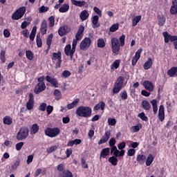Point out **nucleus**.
Masks as SVG:
<instances>
[{"mask_svg": "<svg viewBox=\"0 0 177 177\" xmlns=\"http://www.w3.org/2000/svg\"><path fill=\"white\" fill-rule=\"evenodd\" d=\"M39 111H45L46 110V103H41L39 106Z\"/></svg>", "mask_w": 177, "mask_h": 177, "instance_id": "58", "label": "nucleus"}, {"mask_svg": "<svg viewBox=\"0 0 177 177\" xmlns=\"http://www.w3.org/2000/svg\"><path fill=\"white\" fill-rule=\"evenodd\" d=\"M91 39H93V34H88V37H85L80 43L81 50H86L92 44Z\"/></svg>", "mask_w": 177, "mask_h": 177, "instance_id": "3", "label": "nucleus"}, {"mask_svg": "<svg viewBox=\"0 0 177 177\" xmlns=\"http://www.w3.org/2000/svg\"><path fill=\"white\" fill-rule=\"evenodd\" d=\"M60 59H62V53H60V51L53 53V57H52L53 62H56V60L58 61Z\"/></svg>", "mask_w": 177, "mask_h": 177, "instance_id": "31", "label": "nucleus"}, {"mask_svg": "<svg viewBox=\"0 0 177 177\" xmlns=\"http://www.w3.org/2000/svg\"><path fill=\"white\" fill-rule=\"evenodd\" d=\"M120 96L122 100H127L128 99V93H127V91H123L120 93Z\"/></svg>", "mask_w": 177, "mask_h": 177, "instance_id": "52", "label": "nucleus"}, {"mask_svg": "<svg viewBox=\"0 0 177 177\" xmlns=\"http://www.w3.org/2000/svg\"><path fill=\"white\" fill-rule=\"evenodd\" d=\"M46 80L47 82H49L54 86L55 88H59V83L57 82V80L55 79V77H50V76H46Z\"/></svg>", "mask_w": 177, "mask_h": 177, "instance_id": "17", "label": "nucleus"}, {"mask_svg": "<svg viewBox=\"0 0 177 177\" xmlns=\"http://www.w3.org/2000/svg\"><path fill=\"white\" fill-rule=\"evenodd\" d=\"M71 29H70V27L67 26H62L58 30V34L59 37H64V35H66V34H68Z\"/></svg>", "mask_w": 177, "mask_h": 177, "instance_id": "13", "label": "nucleus"}, {"mask_svg": "<svg viewBox=\"0 0 177 177\" xmlns=\"http://www.w3.org/2000/svg\"><path fill=\"white\" fill-rule=\"evenodd\" d=\"M153 161H154V156H153L151 154H149L146 160L147 167H150L153 163Z\"/></svg>", "mask_w": 177, "mask_h": 177, "instance_id": "38", "label": "nucleus"}, {"mask_svg": "<svg viewBox=\"0 0 177 177\" xmlns=\"http://www.w3.org/2000/svg\"><path fill=\"white\" fill-rule=\"evenodd\" d=\"M39 131V126L37 124H33L30 129V135H35Z\"/></svg>", "mask_w": 177, "mask_h": 177, "instance_id": "32", "label": "nucleus"}, {"mask_svg": "<svg viewBox=\"0 0 177 177\" xmlns=\"http://www.w3.org/2000/svg\"><path fill=\"white\" fill-rule=\"evenodd\" d=\"M158 24L160 27H162V26H164V24H165V17H164V16H161V17H158Z\"/></svg>", "mask_w": 177, "mask_h": 177, "instance_id": "46", "label": "nucleus"}, {"mask_svg": "<svg viewBox=\"0 0 177 177\" xmlns=\"http://www.w3.org/2000/svg\"><path fill=\"white\" fill-rule=\"evenodd\" d=\"M111 136V132L110 131H106L104 133V135L102 136V139H100L98 142V145H103V143H106L110 139V136Z\"/></svg>", "mask_w": 177, "mask_h": 177, "instance_id": "14", "label": "nucleus"}, {"mask_svg": "<svg viewBox=\"0 0 177 177\" xmlns=\"http://www.w3.org/2000/svg\"><path fill=\"white\" fill-rule=\"evenodd\" d=\"M46 89V86L45 85V82L38 83L34 88V92L36 95L41 93V92H44Z\"/></svg>", "mask_w": 177, "mask_h": 177, "instance_id": "8", "label": "nucleus"}, {"mask_svg": "<svg viewBox=\"0 0 177 177\" xmlns=\"http://www.w3.org/2000/svg\"><path fill=\"white\" fill-rule=\"evenodd\" d=\"M125 146H127V143H125V142H122L118 145V147L119 150H122L123 149H125Z\"/></svg>", "mask_w": 177, "mask_h": 177, "instance_id": "64", "label": "nucleus"}, {"mask_svg": "<svg viewBox=\"0 0 177 177\" xmlns=\"http://www.w3.org/2000/svg\"><path fill=\"white\" fill-rule=\"evenodd\" d=\"M69 9H70V6L68 3H65L61 8H59V12L60 13H66L68 12Z\"/></svg>", "mask_w": 177, "mask_h": 177, "instance_id": "33", "label": "nucleus"}, {"mask_svg": "<svg viewBox=\"0 0 177 177\" xmlns=\"http://www.w3.org/2000/svg\"><path fill=\"white\" fill-rule=\"evenodd\" d=\"M121 63V60L116 59L113 62V63L111 65V70L114 71V70H117L118 67H120V64Z\"/></svg>", "mask_w": 177, "mask_h": 177, "instance_id": "27", "label": "nucleus"}, {"mask_svg": "<svg viewBox=\"0 0 177 177\" xmlns=\"http://www.w3.org/2000/svg\"><path fill=\"white\" fill-rule=\"evenodd\" d=\"M65 167H64V165L63 164H60L57 167V171H59V172H63L64 171H65Z\"/></svg>", "mask_w": 177, "mask_h": 177, "instance_id": "59", "label": "nucleus"}, {"mask_svg": "<svg viewBox=\"0 0 177 177\" xmlns=\"http://www.w3.org/2000/svg\"><path fill=\"white\" fill-rule=\"evenodd\" d=\"M62 75L64 77V78H68V77L71 75V73H70L68 71H64L62 72Z\"/></svg>", "mask_w": 177, "mask_h": 177, "instance_id": "62", "label": "nucleus"}, {"mask_svg": "<svg viewBox=\"0 0 177 177\" xmlns=\"http://www.w3.org/2000/svg\"><path fill=\"white\" fill-rule=\"evenodd\" d=\"M163 37L165 38V44H168V42L171 41V35L168 34V32H164Z\"/></svg>", "mask_w": 177, "mask_h": 177, "instance_id": "42", "label": "nucleus"}, {"mask_svg": "<svg viewBox=\"0 0 177 177\" xmlns=\"http://www.w3.org/2000/svg\"><path fill=\"white\" fill-rule=\"evenodd\" d=\"M137 161L138 164H140V165H143V164H145V161H146V156L142 154L138 155Z\"/></svg>", "mask_w": 177, "mask_h": 177, "instance_id": "28", "label": "nucleus"}, {"mask_svg": "<svg viewBox=\"0 0 177 177\" xmlns=\"http://www.w3.org/2000/svg\"><path fill=\"white\" fill-rule=\"evenodd\" d=\"M84 31H85V27L81 25L79 27L77 32L75 35V39L81 41V39H82V37H84Z\"/></svg>", "mask_w": 177, "mask_h": 177, "instance_id": "12", "label": "nucleus"}, {"mask_svg": "<svg viewBox=\"0 0 177 177\" xmlns=\"http://www.w3.org/2000/svg\"><path fill=\"white\" fill-rule=\"evenodd\" d=\"M97 48H104L106 46V42L104 39H98L97 41Z\"/></svg>", "mask_w": 177, "mask_h": 177, "instance_id": "41", "label": "nucleus"}, {"mask_svg": "<svg viewBox=\"0 0 177 177\" xmlns=\"http://www.w3.org/2000/svg\"><path fill=\"white\" fill-rule=\"evenodd\" d=\"M28 133H30V131L28 127H21L17 133L16 138L17 140H24L28 138Z\"/></svg>", "mask_w": 177, "mask_h": 177, "instance_id": "6", "label": "nucleus"}, {"mask_svg": "<svg viewBox=\"0 0 177 177\" xmlns=\"http://www.w3.org/2000/svg\"><path fill=\"white\" fill-rule=\"evenodd\" d=\"M48 31V22H46V20H43L41 24L40 27V32L42 35H45L46 34V32Z\"/></svg>", "mask_w": 177, "mask_h": 177, "instance_id": "16", "label": "nucleus"}, {"mask_svg": "<svg viewBox=\"0 0 177 177\" xmlns=\"http://www.w3.org/2000/svg\"><path fill=\"white\" fill-rule=\"evenodd\" d=\"M71 49H72L71 45L68 44L65 46L64 52H65V55L66 56H70L71 60H73V56H74V54H72V55H71Z\"/></svg>", "mask_w": 177, "mask_h": 177, "instance_id": "20", "label": "nucleus"}, {"mask_svg": "<svg viewBox=\"0 0 177 177\" xmlns=\"http://www.w3.org/2000/svg\"><path fill=\"white\" fill-rule=\"evenodd\" d=\"M23 146H24V142H18L15 145V149L17 151H20L21 150V147H23Z\"/></svg>", "mask_w": 177, "mask_h": 177, "instance_id": "53", "label": "nucleus"}, {"mask_svg": "<svg viewBox=\"0 0 177 177\" xmlns=\"http://www.w3.org/2000/svg\"><path fill=\"white\" fill-rule=\"evenodd\" d=\"M88 17H89V12H88L86 10L81 12L80 15V18L82 21H85V20H88Z\"/></svg>", "mask_w": 177, "mask_h": 177, "instance_id": "22", "label": "nucleus"}, {"mask_svg": "<svg viewBox=\"0 0 177 177\" xmlns=\"http://www.w3.org/2000/svg\"><path fill=\"white\" fill-rule=\"evenodd\" d=\"M71 3L75 5V6H79V8H83V6L86 5L85 1H78L77 0H71Z\"/></svg>", "mask_w": 177, "mask_h": 177, "instance_id": "29", "label": "nucleus"}, {"mask_svg": "<svg viewBox=\"0 0 177 177\" xmlns=\"http://www.w3.org/2000/svg\"><path fill=\"white\" fill-rule=\"evenodd\" d=\"M142 86H144L145 89L149 92H153V91H154V85L153 84V82L149 80L144 81Z\"/></svg>", "mask_w": 177, "mask_h": 177, "instance_id": "11", "label": "nucleus"}, {"mask_svg": "<svg viewBox=\"0 0 177 177\" xmlns=\"http://www.w3.org/2000/svg\"><path fill=\"white\" fill-rule=\"evenodd\" d=\"M54 96H56L57 99L62 97V93L58 89H55L54 91Z\"/></svg>", "mask_w": 177, "mask_h": 177, "instance_id": "56", "label": "nucleus"}, {"mask_svg": "<svg viewBox=\"0 0 177 177\" xmlns=\"http://www.w3.org/2000/svg\"><path fill=\"white\" fill-rule=\"evenodd\" d=\"M57 150V147L53 146L46 149V151L48 154H50V153H53V151H56Z\"/></svg>", "mask_w": 177, "mask_h": 177, "instance_id": "55", "label": "nucleus"}, {"mask_svg": "<svg viewBox=\"0 0 177 177\" xmlns=\"http://www.w3.org/2000/svg\"><path fill=\"white\" fill-rule=\"evenodd\" d=\"M142 20V16L138 15L136 16L133 19H132V26L133 27H136V26H138V23Z\"/></svg>", "mask_w": 177, "mask_h": 177, "instance_id": "37", "label": "nucleus"}, {"mask_svg": "<svg viewBox=\"0 0 177 177\" xmlns=\"http://www.w3.org/2000/svg\"><path fill=\"white\" fill-rule=\"evenodd\" d=\"M49 10V7H45V6H42L41 8H39V13H46Z\"/></svg>", "mask_w": 177, "mask_h": 177, "instance_id": "54", "label": "nucleus"}, {"mask_svg": "<svg viewBox=\"0 0 177 177\" xmlns=\"http://www.w3.org/2000/svg\"><path fill=\"white\" fill-rule=\"evenodd\" d=\"M48 26L49 27H53L55 26V17L51 16L48 18Z\"/></svg>", "mask_w": 177, "mask_h": 177, "instance_id": "50", "label": "nucleus"}, {"mask_svg": "<svg viewBox=\"0 0 177 177\" xmlns=\"http://www.w3.org/2000/svg\"><path fill=\"white\" fill-rule=\"evenodd\" d=\"M24 13H26V7L23 6L19 8L12 14V20H20V19L24 16Z\"/></svg>", "mask_w": 177, "mask_h": 177, "instance_id": "7", "label": "nucleus"}, {"mask_svg": "<svg viewBox=\"0 0 177 177\" xmlns=\"http://www.w3.org/2000/svg\"><path fill=\"white\" fill-rule=\"evenodd\" d=\"M109 162H111V164H112V165L115 167V165H117V164L118 162V159L117 158L116 156H112L109 158Z\"/></svg>", "mask_w": 177, "mask_h": 177, "instance_id": "40", "label": "nucleus"}, {"mask_svg": "<svg viewBox=\"0 0 177 177\" xmlns=\"http://www.w3.org/2000/svg\"><path fill=\"white\" fill-rule=\"evenodd\" d=\"M118 28H120V25L118 24H115L110 27L109 31L111 32H115Z\"/></svg>", "mask_w": 177, "mask_h": 177, "instance_id": "43", "label": "nucleus"}, {"mask_svg": "<svg viewBox=\"0 0 177 177\" xmlns=\"http://www.w3.org/2000/svg\"><path fill=\"white\" fill-rule=\"evenodd\" d=\"M142 107L146 111H150L151 110V105H150V102L149 101L144 100L142 101Z\"/></svg>", "mask_w": 177, "mask_h": 177, "instance_id": "18", "label": "nucleus"}, {"mask_svg": "<svg viewBox=\"0 0 177 177\" xmlns=\"http://www.w3.org/2000/svg\"><path fill=\"white\" fill-rule=\"evenodd\" d=\"M99 21V16L97 15H95L94 17H93L92 18V23H93V27L94 28H97L98 27H100V24H98Z\"/></svg>", "mask_w": 177, "mask_h": 177, "instance_id": "26", "label": "nucleus"}, {"mask_svg": "<svg viewBox=\"0 0 177 177\" xmlns=\"http://www.w3.org/2000/svg\"><path fill=\"white\" fill-rule=\"evenodd\" d=\"M78 41L79 40H77V39H73V40L72 49L71 51V56H73V55H74V53H75V48H77V44H78Z\"/></svg>", "mask_w": 177, "mask_h": 177, "instance_id": "39", "label": "nucleus"}, {"mask_svg": "<svg viewBox=\"0 0 177 177\" xmlns=\"http://www.w3.org/2000/svg\"><path fill=\"white\" fill-rule=\"evenodd\" d=\"M36 42L37 48H41L42 46V39H41V36L39 35H37L36 36Z\"/></svg>", "mask_w": 177, "mask_h": 177, "instance_id": "44", "label": "nucleus"}, {"mask_svg": "<svg viewBox=\"0 0 177 177\" xmlns=\"http://www.w3.org/2000/svg\"><path fill=\"white\" fill-rule=\"evenodd\" d=\"M104 107H106V104L104 102H100L97 105L95 106L94 110H104Z\"/></svg>", "mask_w": 177, "mask_h": 177, "instance_id": "36", "label": "nucleus"}, {"mask_svg": "<svg viewBox=\"0 0 177 177\" xmlns=\"http://www.w3.org/2000/svg\"><path fill=\"white\" fill-rule=\"evenodd\" d=\"M44 133L48 138H56L60 133V129L58 127H48L44 130Z\"/></svg>", "mask_w": 177, "mask_h": 177, "instance_id": "5", "label": "nucleus"}, {"mask_svg": "<svg viewBox=\"0 0 177 177\" xmlns=\"http://www.w3.org/2000/svg\"><path fill=\"white\" fill-rule=\"evenodd\" d=\"M150 103L151 104H152L153 114H157V111H158V106H157V100H152L150 102Z\"/></svg>", "mask_w": 177, "mask_h": 177, "instance_id": "30", "label": "nucleus"}, {"mask_svg": "<svg viewBox=\"0 0 177 177\" xmlns=\"http://www.w3.org/2000/svg\"><path fill=\"white\" fill-rule=\"evenodd\" d=\"M3 124H5V125H12V123L13 122V119L10 116H6L3 119Z\"/></svg>", "mask_w": 177, "mask_h": 177, "instance_id": "35", "label": "nucleus"}, {"mask_svg": "<svg viewBox=\"0 0 177 177\" xmlns=\"http://www.w3.org/2000/svg\"><path fill=\"white\" fill-rule=\"evenodd\" d=\"M79 103H80V99L77 98L72 103L68 104L67 105L68 110H71V109H74V107H77V106H78Z\"/></svg>", "mask_w": 177, "mask_h": 177, "instance_id": "25", "label": "nucleus"}, {"mask_svg": "<svg viewBox=\"0 0 177 177\" xmlns=\"http://www.w3.org/2000/svg\"><path fill=\"white\" fill-rule=\"evenodd\" d=\"M153 66V59L151 58H148V60L144 64L143 68L144 70H149Z\"/></svg>", "mask_w": 177, "mask_h": 177, "instance_id": "24", "label": "nucleus"}, {"mask_svg": "<svg viewBox=\"0 0 177 177\" xmlns=\"http://www.w3.org/2000/svg\"><path fill=\"white\" fill-rule=\"evenodd\" d=\"M167 75L171 77H177V66H173L167 71Z\"/></svg>", "mask_w": 177, "mask_h": 177, "instance_id": "19", "label": "nucleus"}, {"mask_svg": "<svg viewBox=\"0 0 177 177\" xmlns=\"http://www.w3.org/2000/svg\"><path fill=\"white\" fill-rule=\"evenodd\" d=\"M160 121L162 122L164 120H165V112L164 105H160L158 110V115Z\"/></svg>", "mask_w": 177, "mask_h": 177, "instance_id": "15", "label": "nucleus"}, {"mask_svg": "<svg viewBox=\"0 0 177 177\" xmlns=\"http://www.w3.org/2000/svg\"><path fill=\"white\" fill-rule=\"evenodd\" d=\"M141 128H142V125L139 124V125L131 127L130 130L131 132H139Z\"/></svg>", "mask_w": 177, "mask_h": 177, "instance_id": "47", "label": "nucleus"}, {"mask_svg": "<svg viewBox=\"0 0 177 177\" xmlns=\"http://www.w3.org/2000/svg\"><path fill=\"white\" fill-rule=\"evenodd\" d=\"M53 39V34H50L46 40V44L48 47L50 46V45H52Z\"/></svg>", "mask_w": 177, "mask_h": 177, "instance_id": "49", "label": "nucleus"}, {"mask_svg": "<svg viewBox=\"0 0 177 177\" xmlns=\"http://www.w3.org/2000/svg\"><path fill=\"white\" fill-rule=\"evenodd\" d=\"M138 117L142 120V121H149V118H147V116H146V115L142 112L138 114Z\"/></svg>", "mask_w": 177, "mask_h": 177, "instance_id": "51", "label": "nucleus"}, {"mask_svg": "<svg viewBox=\"0 0 177 177\" xmlns=\"http://www.w3.org/2000/svg\"><path fill=\"white\" fill-rule=\"evenodd\" d=\"M111 49L113 53H115V55H118V52H120V46H124L125 45V35H122L119 40L116 37H113L111 40Z\"/></svg>", "mask_w": 177, "mask_h": 177, "instance_id": "1", "label": "nucleus"}, {"mask_svg": "<svg viewBox=\"0 0 177 177\" xmlns=\"http://www.w3.org/2000/svg\"><path fill=\"white\" fill-rule=\"evenodd\" d=\"M34 103H35V101L34 100V95L30 93L29 94V100L26 103L27 110H32V109H34Z\"/></svg>", "mask_w": 177, "mask_h": 177, "instance_id": "9", "label": "nucleus"}, {"mask_svg": "<svg viewBox=\"0 0 177 177\" xmlns=\"http://www.w3.org/2000/svg\"><path fill=\"white\" fill-rule=\"evenodd\" d=\"M108 124L111 127H114L115 124H117V120H115V118H108Z\"/></svg>", "mask_w": 177, "mask_h": 177, "instance_id": "48", "label": "nucleus"}, {"mask_svg": "<svg viewBox=\"0 0 177 177\" xmlns=\"http://www.w3.org/2000/svg\"><path fill=\"white\" fill-rule=\"evenodd\" d=\"M46 111H47L48 115H49L52 113V111H53V107L50 105H48L46 107Z\"/></svg>", "mask_w": 177, "mask_h": 177, "instance_id": "63", "label": "nucleus"}, {"mask_svg": "<svg viewBox=\"0 0 177 177\" xmlns=\"http://www.w3.org/2000/svg\"><path fill=\"white\" fill-rule=\"evenodd\" d=\"M76 115H78V117L88 118L92 115V109H91L89 106H79L76 109Z\"/></svg>", "mask_w": 177, "mask_h": 177, "instance_id": "2", "label": "nucleus"}, {"mask_svg": "<svg viewBox=\"0 0 177 177\" xmlns=\"http://www.w3.org/2000/svg\"><path fill=\"white\" fill-rule=\"evenodd\" d=\"M110 154V148L103 149L100 155V158H106Z\"/></svg>", "mask_w": 177, "mask_h": 177, "instance_id": "23", "label": "nucleus"}, {"mask_svg": "<svg viewBox=\"0 0 177 177\" xmlns=\"http://www.w3.org/2000/svg\"><path fill=\"white\" fill-rule=\"evenodd\" d=\"M26 56L28 60H32V59H34V54H32L31 50H26Z\"/></svg>", "mask_w": 177, "mask_h": 177, "instance_id": "45", "label": "nucleus"}, {"mask_svg": "<svg viewBox=\"0 0 177 177\" xmlns=\"http://www.w3.org/2000/svg\"><path fill=\"white\" fill-rule=\"evenodd\" d=\"M171 15H176L177 13V0H173L172 6L170 8Z\"/></svg>", "mask_w": 177, "mask_h": 177, "instance_id": "21", "label": "nucleus"}, {"mask_svg": "<svg viewBox=\"0 0 177 177\" xmlns=\"http://www.w3.org/2000/svg\"><path fill=\"white\" fill-rule=\"evenodd\" d=\"M135 153H136V151L134 149H130L127 152V156H129V157H132L135 156Z\"/></svg>", "mask_w": 177, "mask_h": 177, "instance_id": "60", "label": "nucleus"}, {"mask_svg": "<svg viewBox=\"0 0 177 177\" xmlns=\"http://www.w3.org/2000/svg\"><path fill=\"white\" fill-rule=\"evenodd\" d=\"M93 11L95 12V13H96V15H98V16L100 17H102V10H100V9H99V8L94 7L93 8Z\"/></svg>", "mask_w": 177, "mask_h": 177, "instance_id": "57", "label": "nucleus"}, {"mask_svg": "<svg viewBox=\"0 0 177 177\" xmlns=\"http://www.w3.org/2000/svg\"><path fill=\"white\" fill-rule=\"evenodd\" d=\"M124 77L122 76H120L119 77H118L113 88V95H116V93H120V91H121V89H122V86L124 85Z\"/></svg>", "mask_w": 177, "mask_h": 177, "instance_id": "4", "label": "nucleus"}, {"mask_svg": "<svg viewBox=\"0 0 177 177\" xmlns=\"http://www.w3.org/2000/svg\"><path fill=\"white\" fill-rule=\"evenodd\" d=\"M170 42H173L174 46H175V44L177 43V36H176V35H174V36L171 35L170 36Z\"/></svg>", "mask_w": 177, "mask_h": 177, "instance_id": "61", "label": "nucleus"}, {"mask_svg": "<svg viewBox=\"0 0 177 177\" xmlns=\"http://www.w3.org/2000/svg\"><path fill=\"white\" fill-rule=\"evenodd\" d=\"M142 52H143V49L142 48H139L136 52V54L131 61L132 66H136V63H138V61L139 60V59H140V55L142 54Z\"/></svg>", "mask_w": 177, "mask_h": 177, "instance_id": "10", "label": "nucleus"}, {"mask_svg": "<svg viewBox=\"0 0 177 177\" xmlns=\"http://www.w3.org/2000/svg\"><path fill=\"white\" fill-rule=\"evenodd\" d=\"M59 177H73V173L69 170H65L62 172H59Z\"/></svg>", "mask_w": 177, "mask_h": 177, "instance_id": "34", "label": "nucleus"}]
</instances>
